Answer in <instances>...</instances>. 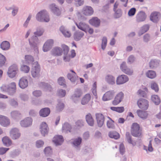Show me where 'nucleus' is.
<instances>
[{"label": "nucleus", "instance_id": "nucleus-47", "mask_svg": "<svg viewBox=\"0 0 161 161\" xmlns=\"http://www.w3.org/2000/svg\"><path fill=\"white\" fill-rule=\"evenodd\" d=\"M126 139L128 142L129 143L132 144L133 145H136V143L134 142L131 139V137L129 132H126Z\"/></svg>", "mask_w": 161, "mask_h": 161}, {"label": "nucleus", "instance_id": "nucleus-21", "mask_svg": "<svg viewBox=\"0 0 161 161\" xmlns=\"http://www.w3.org/2000/svg\"><path fill=\"white\" fill-rule=\"evenodd\" d=\"M19 85L22 89L25 88L28 86V81L26 77H23L20 79Z\"/></svg>", "mask_w": 161, "mask_h": 161}, {"label": "nucleus", "instance_id": "nucleus-18", "mask_svg": "<svg viewBox=\"0 0 161 161\" xmlns=\"http://www.w3.org/2000/svg\"><path fill=\"white\" fill-rule=\"evenodd\" d=\"M32 119L31 118L27 117L20 122V124L22 126L27 127L31 125L32 123Z\"/></svg>", "mask_w": 161, "mask_h": 161}, {"label": "nucleus", "instance_id": "nucleus-10", "mask_svg": "<svg viewBox=\"0 0 161 161\" xmlns=\"http://www.w3.org/2000/svg\"><path fill=\"white\" fill-rule=\"evenodd\" d=\"M124 94L122 92H120L115 97L114 100L112 102L113 104L116 105L120 103L124 97Z\"/></svg>", "mask_w": 161, "mask_h": 161}, {"label": "nucleus", "instance_id": "nucleus-24", "mask_svg": "<svg viewBox=\"0 0 161 161\" xmlns=\"http://www.w3.org/2000/svg\"><path fill=\"white\" fill-rule=\"evenodd\" d=\"M52 53L55 56H59L62 55V50L60 47H56L53 49Z\"/></svg>", "mask_w": 161, "mask_h": 161}, {"label": "nucleus", "instance_id": "nucleus-40", "mask_svg": "<svg viewBox=\"0 0 161 161\" xmlns=\"http://www.w3.org/2000/svg\"><path fill=\"white\" fill-rule=\"evenodd\" d=\"M109 136L110 138L115 139H117L119 137V134L116 131L110 132L109 133Z\"/></svg>", "mask_w": 161, "mask_h": 161}, {"label": "nucleus", "instance_id": "nucleus-33", "mask_svg": "<svg viewBox=\"0 0 161 161\" xmlns=\"http://www.w3.org/2000/svg\"><path fill=\"white\" fill-rule=\"evenodd\" d=\"M91 96L90 94H86L82 98L81 100V104L83 105H85L90 100Z\"/></svg>", "mask_w": 161, "mask_h": 161}, {"label": "nucleus", "instance_id": "nucleus-38", "mask_svg": "<svg viewBox=\"0 0 161 161\" xmlns=\"http://www.w3.org/2000/svg\"><path fill=\"white\" fill-rule=\"evenodd\" d=\"M152 101L156 105H158L160 102V98L157 95H153L151 97Z\"/></svg>", "mask_w": 161, "mask_h": 161}, {"label": "nucleus", "instance_id": "nucleus-13", "mask_svg": "<svg viewBox=\"0 0 161 161\" xmlns=\"http://www.w3.org/2000/svg\"><path fill=\"white\" fill-rule=\"evenodd\" d=\"M82 94V93L80 89H76L75 93L72 96V100L74 102H76L78 101L79 98L81 96Z\"/></svg>", "mask_w": 161, "mask_h": 161}, {"label": "nucleus", "instance_id": "nucleus-55", "mask_svg": "<svg viewBox=\"0 0 161 161\" xmlns=\"http://www.w3.org/2000/svg\"><path fill=\"white\" fill-rule=\"evenodd\" d=\"M107 41L106 37H104L103 38L102 44V48L103 50H104L106 47Z\"/></svg>", "mask_w": 161, "mask_h": 161}, {"label": "nucleus", "instance_id": "nucleus-29", "mask_svg": "<svg viewBox=\"0 0 161 161\" xmlns=\"http://www.w3.org/2000/svg\"><path fill=\"white\" fill-rule=\"evenodd\" d=\"M50 113V110L48 108H44L42 109L40 111V115L43 117L47 116Z\"/></svg>", "mask_w": 161, "mask_h": 161}, {"label": "nucleus", "instance_id": "nucleus-3", "mask_svg": "<svg viewBox=\"0 0 161 161\" xmlns=\"http://www.w3.org/2000/svg\"><path fill=\"white\" fill-rule=\"evenodd\" d=\"M131 132L132 135L135 137H140L142 135V130L139 125L136 123H133L131 127Z\"/></svg>", "mask_w": 161, "mask_h": 161}, {"label": "nucleus", "instance_id": "nucleus-45", "mask_svg": "<svg viewBox=\"0 0 161 161\" xmlns=\"http://www.w3.org/2000/svg\"><path fill=\"white\" fill-rule=\"evenodd\" d=\"M111 109L113 111H116L119 113H122L124 111V107H111Z\"/></svg>", "mask_w": 161, "mask_h": 161}, {"label": "nucleus", "instance_id": "nucleus-2", "mask_svg": "<svg viewBox=\"0 0 161 161\" xmlns=\"http://www.w3.org/2000/svg\"><path fill=\"white\" fill-rule=\"evenodd\" d=\"M36 19L40 21L48 22L50 20L49 15L46 10L39 12L36 16Z\"/></svg>", "mask_w": 161, "mask_h": 161}, {"label": "nucleus", "instance_id": "nucleus-1", "mask_svg": "<svg viewBox=\"0 0 161 161\" xmlns=\"http://www.w3.org/2000/svg\"><path fill=\"white\" fill-rule=\"evenodd\" d=\"M44 31L43 29L38 30L36 32L34 33L35 36H33L29 39V43L31 46L36 52H38L37 44L39 43L38 39L36 36H41Z\"/></svg>", "mask_w": 161, "mask_h": 161}, {"label": "nucleus", "instance_id": "nucleus-49", "mask_svg": "<svg viewBox=\"0 0 161 161\" xmlns=\"http://www.w3.org/2000/svg\"><path fill=\"white\" fill-rule=\"evenodd\" d=\"M25 58L26 62L28 63H31L34 61L33 57L30 55H26L25 56Z\"/></svg>", "mask_w": 161, "mask_h": 161}, {"label": "nucleus", "instance_id": "nucleus-37", "mask_svg": "<svg viewBox=\"0 0 161 161\" xmlns=\"http://www.w3.org/2000/svg\"><path fill=\"white\" fill-rule=\"evenodd\" d=\"M106 80L109 84L113 85L115 83V78L112 75H107L106 77Z\"/></svg>", "mask_w": 161, "mask_h": 161}, {"label": "nucleus", "instance_id": "nucleus-15", "mask_svg": "<svg viewBox=\"0 0 161 161\" xmlns=\"http://www.w3.org/2000/svg\"><path fill=\"white\" fill-rule=\"evenodd\" d=\"M53 41L52 39L48 40L44 45L43 50L44 52H47L49 51L53 46Z\"/></svg>", "mask_w": 161, "mask_h": 161}, {"label": "nucleus", "instance_id": "nucleus-31", "mask_svg": "<svg viewBox=\"0 0 161 161\" xmlns=\"http://www.w3.org/2000/svg\"><path fill=\"white\" fill-rule=\"evenodd\" d=\"M0 46L1 48L3 50H7L9 49L10 44L8 42L4 41L1 43Z\"/></svg>", "mask_w": 161, "mask_h": 161}, {"label": "nucleus", "instance_id": "nucleus-57", "mask_svg": "<svg viewBox=\"0 0 161 161\" xmlns=\"http://www.w3.org/2000/svg\"><path fill=\"white\" fill-rule=\"evenodd\" d=\"M42 86L44 89L46 90L51 91L52 88L51 86L48 84L45 83H42Z\"/></svg>", "mask_w": 161, "mask_h": 161}, {"label": "nucleus", "instance_id": "nucleus-51", "mask_svg": "<svg viewBox=\"0 0 161 161\" xmlns=\"http://www.w3.org/2000/svg\"><path fill=\"white\" fill-rule=\"evenodd\" d=\"M1 89L2 91L7 92L10 94V91L8 85H3L1 87Z\"/></svg>", "mask_w": 161, "mask_h": 161}, {"label": "nucleus", "instance_id": "nucleus-32", "mask_svg": "<svg viewBox=\"0 0 161 161\" xmlns=\"http://www.w3.org/2000/svg\"><path fill=\"white\" fill-rule=\"evenodd\" d=\"M8 86L9 91L10 94L13 95L16 92V84L14 82L11 83Z\"/></svg>", "mask_w": 161, "mask_h": 161}, {"label": "nucleus", "instance_id": "nucleus-23", "mask_svg": "<svg viewBox=\"0 0 161 161\" xmlns=\"http://www.w3.org/2000/svg\"><path fill=\"white\" fill-rule=\"evenodd\" d=\"M75 24L78 28L86 32L89 28V26L84 23L80 22L78 24L76 22Z\"/></svg>", "mask_w": 161, "mask_h": 161}, {"label": "nucleus", "instance_id": "nucleus-60", "mask_svg": "<svg viewBox=\"0 0 161 161\" xmlns=\"http://www.w3.org/2000/svg\"><path fill=\"white\" fill-rule=\"evenodd\" d=\"M119 151L120 153L122 155H123L125 152V146L124 144L123 143H121L120 145Z\"/></svg>", "mask_w": 161, "mask_h": 161}, {"label": "nucleus", "instance_id": "nucleus-50", "mask_svg": "<svg viewBox=\"0 0 161 161\" xmlns=\"http://www.w3.org/2000/svg\"><path fill=\"white\" fill-rule=\"evenodd\" d=\"M21 70L25 73H28L30 70V68L29 66L25 65H22L20 68Z\"/></svg>", "mask_w": 161, "mask_h": 161}, {"label": "nucleus", "instance_id": "nucleus-44", "mask_svg": "<svg viewBox=\"0 0 161 161\" xmlns=\"http://www.w3.org/2000/svg\"><path fill=\"white\" fill-rule=\"evenodd\" d=\"M144 91H142L141 90H139L137 92V95L140 97H145L146 95V92H147V89L146 87H144L143 88Z\"/></svg>", "mask_w": 161, "mask_h": 161}, {"label": "nucleus", "instance_id": "nucleus-39", "mask_svg": "<svg viewBox=\"0 0 161 161\" xmlns=\"http://www.w3.org/2000/svg\"><path fill=\"white\" fill-rule=\"evenodd\" d=\"M60 30L65 37H69L70 36V33L67 30H65L64 27L61 26L60 28Z\"/></svg>", "mask_w": 161, "mask_h": 161}, {"label": "nucleus", "instance_id": "nucleus-28", "mask_svg": "<svg viewBox=\"0 0 161 161\" xmlns=\"http://www.w3.org/2000/svg\"><path fill=\"white\" fill-rule=\"evenodd\" d=\"M86 119L88 124L91 126H93L94 124V119L90 113L86 115Z\"/></svg>", "mask_w": 161, "mask_h": 161}, {"label": "nucleus", "instance_id": "nucleus-59", "mask_svg": "<svg viewBox=\"0 0 161 161\" xmlns=\"http://www.w3.org/2000/svg\"><path fill=\"white\" fill-rule=\"evenodd\" d=\"M136 9L135 8H131L128 12V14L130 16L134 15L136 12Z\"/></svg>", "mask_w": 161, "mask_h": 161}, {"label": "nucleus", "instance_id": "nucleus-36", "mask_svg": "<svg viewBox=\"0 0 161 161\" xmlns=\"http://www.w3.org/2000/svg\"><path fill=\"white\" fill-rule=\"evenodd\" d=\"M149 29V26L148 25L143 26L139 31L138 35L141 36L145 32H146Z\"/></svg>", "mask_w": 161, "mask_h": 161}, {"label": "nucleus", "instance_id": "nucleus-5", "mask_svg": "<svg viewBox=\"0 0 161 161\" xmlns=\"http://www.w3.org/2000/svg\"><path fill=\"white\" fill-rule=\"evenodd\" d=\"M137 105L139 107L142 109L146 110L149 107L148 101L145 99H140L137 102Z\"/></svg>", "mask_w": 161, "mask_h": 161}, {"label": "nucleus", "instance_id": "nucleus-20", "mask_svg": "<svg viewBox=\"0 0 161 161\" xmlns=\"http://www.w3.org/2000/svg\"><path fill=\"white\" fill-rule=\"evenodd\" d=\"M53 141L56 145H59L63 142L64 139L62 136L58 135L54 137Z\"/></svg>", "mask_w": 161, "mask_h": 161}, {"label": "nucleus", "instance_id": "nucleus-7", "mask_svg": "<svg viewBox=\"0 0 161 161\" xmlns=\"http://www.w3.org/2000/svg\"><path fill=\"white\" fill-rule=\"evenodd\" d=\"M147 18L146 13L142 11L138 12L136 15V21L137 22L144 21Z\"/></svg>", "mask_w": 161, "mask_h": 161}, {"label": "nucleus", "instance_id": "nucleus-56", "mask_svg": "<svg viewBox=\"0 0 161 161\" xmlns=\"http://www.w3.org/2000/svg\"><path fill=\"white\" fill-rule=\"evenodd\" d=\"M107 125L108 128L114 129V121L110 119V120H108L107 121Z\"/></svg>", "mask_w": 161, "mask_h": 161}, {"label": "nucleus", "instance_id": "nucleus-35", "mask_svg": "<svg viewBox=\"0 0 161 161\" xmlns=\"http://www.w3.org/2000/svg\"><path fill=\"white\" fill-rule=\"evenodd\" d=\"M63 130L64 132H70L71 131V127L68 123H65L63 126Z\"/></svg>", "mask_w": 161, "mask_h": 161}, {"label": "nucleus", "instance_id": "nucleus-17", "mask_svg": "<svg viewBox=\"0 0 161 161\" xmlns=\"http://www.w3.org/2000/svg\"><path fill=\"white\" fill-rule=\"evenodd\" d=\"M161 15L160 13L157 12H152L150 16V19L153 22H157L159 20Z\"/></svg>", "mask_w": 161, "mask_h": 161}, {"label": "nucleus", "instance_id": "nucleus-42", "mask_svg": "<svg viewBox=\"0 0 161 161\" xmlns=\"http://www.w3.org/2000/svg\"><path fill=\"white\" fill-rule=\"evenodd\" d=\"M159 64V62L158 61L155 60H152L149 64L150 67L151 68H153L157 67Z\"/></svg>", "mask_w": 161, "mask_h": 161}, {"label": "nucleus", "instance_id": "nucleus-19", "mask_svg": "<svg viewBox=\"0 0 161 161\" xmlns=\"http://www.w3.org/2000/svg\"><path fill=\"white\" fill-rule=\"evenodd\" d=\"M10 136L13 139H16L20 136V134L19 130L16 128L13 129L10 133Z\"/></svg>", "mask_w": 161, "mask_h": 161}, {"label": "nucleus", "instance_id": "nucleus-27", "mask_svg": "<svg viewBox=\"0 0 161 161\" xmlns=\"http://www.w3.org/2000/svg\"><path fill=\"white\" fill-rule=\"evenodd\" d=\"M136 112L138 116L143 119H146L148 115L147 111H143L140 109L137 110Z\"/></svg>", "mask_w": 161, "mask_h": 161}, {"label": "nucleus", "instance_id": "nucleus-9", "mask_svg": "<svg viewBox=\"0 0 161 161\" xmlns=\"http://www.w3.org/2000/svg\"><path fill=\"white\" fill-rule=\"evenodd\" d=\"M40 67L38 64L33 66L31 70V74L33 77H37L40 75Z\"/></svg>", "mask_w": 161, "mask_h": 161}, {"label": "nucleus", "instance_id": "nucleus-30", "mask_svg": "<svg viewBox=\"0 0 161 161\" xmlns=\"http://www.w3.org/2000/svg\"><path fill=\"white\" fill-rule=\"evenodd\" d=\"M50 7L51 10L57 16H59L60 14V12L58 8L54 4H53L50 5Z\"/></svg>", "mask_w": 161, "mask_h": 161}, {"label": "nucleus", "instance_id": "nucleus-53", "mask_svg": "<svg viewBox=\"0 0 161 161\" xmlns=\"http://www.w3.org/2000/svg\"><path fill=\"white\" fill-rule=\"evenodd\" d=\"M151 87L152 89L154 90L155 92H157L158 91V87L157 84L154 82L151 83Z\"/></svg>", "mask_w": 161, "mask_h": 161}, {"label": "nucleus", "instance_id": "nucleus-43", "mask_svg": "<svg viewBox=\"0 0 161 161\" xmlns=\"http://www.w3.org/2000/svg\"><path fill=\"white\" fill-rule=\"evenodd\" d=\"M2 141L4 144L7 146H10L12 143L11 140L7 136L4 137L2 139Z\"/></svg>", "mask_w": 161, "mask_h": 161}, {"label": "nucleus", "instance_id": "nucleus-52", "mask_svg": "<svg viewBox=\"0 0 161 161\" xmlns=\"http://www.w3.org/2000/svg\"><path fill=\"white\" fill-rule=\"evenodd\" d=\"M58 84L61 86H66L65 84V81L64 78L63 77H61L59 78L58 80Z\"/></svg>", "mask_w": 161, "mask_h": 161}, {"label": "nucleus", "instance_id": "nucleus-16", "mask_svg": "<svg viewBox=\"0 0 161 161\" xmlns=\"http://www.w3.org/2000/svg\"><path fill=\"white\" fill-rule=\"evenodd\" d=\"M0 124L4 126H7L10 124V121L6 117L0 115Z\"/></svg>", "mask_w": 161, "mask_h": 161}, {"label": "nucleus", "instance_id": "nucleus-8", "mask_svg": "<svg viewBox=\"0 0 161 161\" xmlns=\"http://www.w3.org/2000/svg\"><path fill=\"white\" fill-rule=\"evenodd\" d=\"M49 129L48 126L46 123L42 122L41 124L40 127V130L43 136H45L48 134Z\"/></svg>", "mask_w": 161, "mask_h": 161}, {"label": "nucleus", "instance_id": "nucleus-41", "mask_svg": "<svg viewBox=\"0 0 161 161\" xmlns=\"http://www.w3.org/2000/svg\"><path fill=\"white\" fill-rule=\"evenodd\" d=\"M146 75L147 77L151 79L155 78L156 76L155 72L153 70L148 71L146 73Z\"/></svg>", "mask_w": 161, "mask_h": 161}, {"label": "nucleus", "instance_id": "nucleus-6", "mask_svg": "<svg viewBox=\"0 0 161 161\" xmlns=\"http://www.w3.org/2000/svg\"><path fill=\"white\" fill-rule=\"evenodd\" d=\"M115 92L113 90L106 92L103 95L102 100L104 101H108L112 99L114 97Z\"/></svg>", "mask_w": 161, "mask_h": 161}, {"label": "nucleus", "instance_id": "nucleus-63", "mask_svg": "<svg viewBox=\"0 0 161 161\" xmlns=\"http://www.w3.org/2000/svg\"><path fill=\"white\" fill-rule=\"evenodd\" d=\"M44 142L41 140H38L36 142V146L38 148H40L43 146L44 144Z\"/></svg>", "mask_w": 161, "mask_h": 161}, {"label": "nucleus", "instance_id": "nucleus-11", "mask_svg": "<svg viewBox=\"0 0 161 161\" xmlns=\"http://www.w3.org/2000/svg\"><path fill=\"white\" fill-rule=\"evenodd\" d=\"M96 118L98 126L102 127L104 124V117L103 114L100 113H97L96 114Z\"/></svg>", "mask_w": 161, "mask_h": 161}, {"label": "nucleus", "instance_id": "nucleus-12", "mask_svg": "<svg viewBox=\"0 0 161 161\" xmlns=\"http://www.w3.org/2000/svg\"><path fill=\"white\" fill-rule=\"evenodd\" d=\"M120 69L122 71L127 75H131L133 73V70L127 67L125 62H123L120 65Z\"/></svg>", "mask_w": 161, "mask_h": 161}, {"label": "nucleus", "instance_id": "nucleus-26", "mask_svg": "<svg viewBox=\"0 0 161 161\" xmlns=\"http://www.w3.org/2000/svg\"><path fill=\"white\" fill-rule=\"evenodd\" d=\"M71 73H69L67 75V78L72 82H75L76 80V75L75 72L73 70H70Z\"/></svg>", "mask_w": 161, "mask_h": 161}, {"label": "nucleus", "instance_id": "nucleus-25", "mask_svg": "<svg viewBox=\"0 0 161 161\" xmlns=\"http://www.w3.org/2000/svg\"><path fill=\"white\" fill-rule=\"evenodd\" d=\"M89 22L92 25L98 27L100 25V21L97 18L95 17L90 19Z\"/></svg>", "mask_w": 161, "mask_h": 161}, {"label": "nucleus", "instance_id": "nucleus-61", "mask_svg": "<svg viewBox=\"0 0 161 161\" xmlns=\"http://www.w3.org/2000/svg\"><path fill=\"white\" fill-rule=\"evenodd\" d=\"M66 94V91L65 90L60 89L58 91V96L63 97H64Z\"/></svg>", "mask_w": 161, "mask_h": 161}, {"label": "nucleus", "instance_id": "nucleus-48", "mask_svg": "<svg viewBox=\"0 0 161 161\" xmlns=\"http://www.w3.org/2000/svg\"><path fill=\"white\" fill-rule=\"evenodd\" d=\"M6 61L5 57L0 53V67L3 66L4 65Z\"/></svg>", "mask_w": 161, "mask_h": 161}, {"label": "nucleus", "instance_id": "nucleus-14", "mask_svg": "<svg viewBox=\"0 0 161 161\" xmlns=\"http://www.w3.org/2000/svg\"><path fill=\"white\" fill-rule=\"evenodd\" d=\"M128 80L129 78L127 75H121L117 77L116 83L117 84H121L126 82Z\"/></svg>", "mask_w": 161, "mask_h": 161}, {"label": "nucleus", "instance_id": "nucleus-46", "mask_svg": "<svg viewBox=\"0 0 161 161\" xmlns=\"http://www.w3.org/2000/svg\"><path fill=\"white\" fill-rule=\"evenodd\" d=\"M64 107V103L61 102L59 101L56 106V110L58 112H60L63 109Z\"/></svg>", "mask_w": 161, "mask_h": 161}, {"label": "nucleus", "instance_id": "nucleus-54", "mask_svg": "<svg viewBox=\"0 0 161 161\" xmlns=\"http://www.w3.org/2000/svg\"><path fill=\"white\" fill-rule=\"evenodd\" d=\"M115 13V16L116 18L120 17L122 15V12L121 9H118L115 10H114Z\"/></svg>", "mask_w": 161, "mask_h": 161}, {"label": "nucleus", "instance_id": "nucleus-58", "mask_svg": "<svg viewBox=\"0 0 161 161\" xmlns=\"http://www.w3.org/2000/svg\"><path fill=\"white\" fill-rule=\"evenodd\" d=\"M44 152L45 154L47 155L51 154L52 153V150L51 148L50 147H47L44 149Z\"/></svg>", "mask_w": 161, "mask_h": 161}, {"label": "nucleus", "instance_id": "nucleus-22", "mask_svg": "<svg viewBox=\"0 0 161 161\" xmlns=\"http://www.w3.org/2000/svg\"><path fill=\"white\" fill-rule=\"evenodd\" d=\"M82 12L85 15H91L93 14V10L92 8L91 7L86 6L83 8Z\"/></svg>", "mask_w": 161, "mask_h": 161}, {"label": "nucleus", "instance_id": "nucleus-4", "mask_svg": "<svg viewBox=\"0 0 161 161\" xmlns=\"http://www.w3.org/2000/svg\"><path fill=\"white\" fill-rule=\"evenodd\" d=\"M18 71L17 66L15 64H13L9 67L7 73L9 77L13 78L15 76Z\"/></svg>", "mask_w": 161, "mask_h": 161}, {"label": "nucleus", "instance_id": "nucleus-34", "mask_svg": "<svg viewBox=\"0 0 161 161\" xmlns=\"http://www.w3.org/2000/svg\"><path fill=\"white\" fill-rule=\"evenodd\" d=\"M84 33L80 31H77L74 34V38L75 41L79 40L83 36Z\"/></svg>", "mask_w": 161, "mask_h": 161}, {"label": "nucleus", "instance_id": "nucleus-64", "mask_svg": "<svg viewBox=\"0 0 161 161\" xmlns=\"http://www.w3.org/2000/svg\"><path fill=\"white\" fill-rule=\"evenodd\" d=\"M11 115L13 118H16L17 117L20 115V114L18 111H14L11 113Z\"/></svg>", "mask_w": 161, "mask_h": 161}, {"label": "nucleus", "instance_id": "nucleus-62", "mask_svg": "<svg viewBox=\"0 0 161 161\" xmlns=\"http://www.w3.org/2000/svg\"><path fill=\"white\" fill-rule=\"evenodd\" d=\"M81 139L80 138H78L76 139L74 141L73 144L75 146H77L80 145L81 142Z\"/></svg>", "mask_w": 161, "mask_h": 161}]
</instances>
